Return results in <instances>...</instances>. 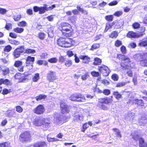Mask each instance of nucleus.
<instances>
[{"instance_id": "774afa93", "label": "nucleus", "mask_w": 147, "mask_h": 147, "mask_svg": "<svg viewBox=\"0 0 147 147\" xmlns=\"http://www.w3.org/2000/svg\"><path fill=\"white\" fill-rule=\"evenodd\" d=\"M39 143V147H46V144L45 142H40Z\"/></svg>"}, {"instance_id": "a211bd4d", "label": "nucleus", "mask_w": 147, "mask_h": 147, "mask_svg": "<svg viewBox=\"0 0 147 147\" xmlns=\"http://www.w3.org/2000/svg\"><path fill=\"white\" fill-rule=\"evenodd\" d=\"M131 136L132 138L135 141L138 140L139 141L140 139L142 138L139 137L136 132L132 133L131 134Z\"/></svg>"}, {"instance_id": "5701e85b", "label": "nucleus", "mask_w": 147, "mask_h": 147, "mask_svg": "<svg viewBox=\"0 0 147 147\" xmlns=\"http://www.w3.org/2000/svg\"><path fill=\"white\" fill-rule=\"evenodd\" d=\"M143 55L142 56L140 54H137L134 56V59L138 61H141V59H143Z\"/></svg>"}, {"instance_id": "412c9836", "label": "nucleus", "mask_w": 147, "mask_h": 147, "mask_svg": "<svg viewBox=\"0 0 147 147\" xmlns=\"http://www.w3.org/2000/svg\"><path fill=\"white\" fill-rule=\"evenodd\" d=\"M147 122L146 119H145L144 117H142L139 120L138 124L140 125H144Z\"/></svg>"}, {"instance_id": "603ef678", "label": "nucleus", "mask_w": 147, "mask_h": 147, "mask_svg": "<svg viewBox=\"0 0 147 147\" xmlns=\"http://www.w3.org/2000/svg\"><path fill=\"white\" fill-rule=\"evenodd\" d=\"M132 26L134 29H137L140 27V25L139 23L136 22L134 23Z\"/></svg>"}, {"instance_id": "dca6fc26", "label": "nucleus", "mask_w": 147, "mask_h": 147, "mask_svg": "<svg viewBox=\"0 0 147 147\" xmlns=\"http://www.w3.org/2000/svg\"><path fill=\"white\" fill-rule=\"evenodd\" d=\"M139 146L140 147H147V143L144 141L142 138L139 140Z\"/></svg>"}, {"instance_id": "72a5a7b5", "label": "nucleus", "mask_w": 147, "mask_h": 147, "mask_svg": "<svg viewBox=\"0 0 147 147\" xmlns=\"http://www.w3.org/2000/svg\"><path fill=\"white\" fill-rule=\"evenodd\" d=\"M113 130H114L115 132V134L117 135V136L119 138H121V136L119 131V130L117 128H113Z\"/></svg>"}, {"instance_id": "6e6552de", "label": "nucleus", "mask_w": 147, "mask_h": 147, "mask_svg": "<svg viewBox=\"0 0 147 147\" xmlns=\"http://www.w3.org/2000/svg\"><path fill=\"white\" fill-rule=\"evenodd\" d=\"M45 109L44 106L42 105H39L33 110V112L38 115H40L43 114L45 112Z\"/></svg>"}, {"instance_id": "f257e3e1", "label": "nucleus", "mask_w": 147, "mask_h": 147, "mask_svg": "<svg viewBox=\"0 0 147 147\" xmlns=\"http://www.w3.org/2000/svg\"><path fill=\"white\" fill-rule=\"evenodd\" d=\"M31 138L29 132L26 131L21 134L20 136L19 139L22 142L26 143L30 141L31 139Z\"/></svg>"}, {"instance_id": "bb28decb", "label": "nucleus", "mask_w": 147, "mask_h": 147, "mask_svg": "<svg viewBox=\"0 0 147 147\" xmlns=\"http://www.w3.org/2000/svg\"><path fill=\"white\" fill-rule=\"evenodd\" d=\"M113 95L115 96V98L118 100L121 98L122 97L121 95L117 91L114 92L113 93Z\"/></svg>"}, {"instance_id": "6ab92c4d", "label": "nucleus", "mask_w": 147, "mask_h": 147, "mask_svg": "<svg viewBox=\"0 0 147 147\" xmlns=\"http://www.w3.org/2000/svg\"><path fill=\"white\" fill-rule=\"evenodd\" d=\"M138 45L141 47H147V39L143 40L138 44Z\"/></svg>"}, {"instance_id": "423d86ee", "label": "nucleus", "mask_w": 147, "mask_h": 147, "mask_svg": "<svg viewBox=\"0 0 147 147\" xmlns=\"http://www.w3.org/2000/svg\"><path fill=\"white\" fill-rule=\"evenodd\" d=\"M46 120H47V119L41 117H38L34 119V121H33V124L35 126H41L44 123L47 124L50 123L49 121L45 122Z\"/></svg>"}, {"instance_id": "de8ad7c7", "label": "nucleus", "mask_w": 147, "mask_h": 147, "mask_svg": "<svg viewBox=\"0 0 147 147\" xmlns=\"http://www.w3.org/2000/svg\"><path fill=\"white\" fill-rule=\"evenodd\" d=\"M12 49V47L10 45H8L5 47L4 50L6 52H9Z\"/></svg>"}, {"instance_id": "79ce46f5", "label": "nucleus", "mask_w": 147, "mask_h": 147, "mask_svg": "<svg viewBox=\"0 0 147 147\" xmlns=\"http://www.w3.org/2000/svg\"><path fill=\"white\" fill-rule=\"evenodd\" d=\"M47 139L49 142H55L59 140L55 138H51L49 137H47Z\"/></svg>"}, {"instance_id": "6e6d98bb", "label": "nucleus", "mask_w": 147, "mask_h": 147, "mask_svg": "<svg viewBox=\"0 0 147 147\" xmlns=\"http://www.w3.org/2000/svg\"><path fill=\"white\" fill-rule=\"evenodd\" d=\"M16 111L19 113H21L23 111L22 108L20 106H18L16 107Z\"/></svg>"}, {"instance_id": "a19ab883", "label": "nucleus", "mask_w": 147, "mask_h": 147, "mask_svg": "<svg viewBox=\"0 0 147 147\" xmlns=\"http://www.w3.org/2000/svg\"><path fill=\"white\" fill-rule=\"evenodd\" d=\"M100 47V45L99 44H95L93 45L91 49V50L93 51L94 49H97Z\"/></svg>"}, {"instance_id": "9d476101", "label": "nucleus", "mask_w": 147, "mask_h": 147, "mask_svg": "<svg viewBox=\"0 0 147 147\" xmlns=\"http://www.w3.org/2000/svg\"><path fill=\"white\" fill-rule=\"evenodd\" d=\"M63 36L65 37H68L71 36L72 34L71 28H63L61 30Z\"/></svg>"}, {"instance_id": "bf43d9fd", "label": "nucleus", "mask_w": 147, "mask_h": 147, "mask_svg": "<svg viewBox=\"0 0 147 147\" xmlns=\"http://www.w3.org/2000/svg\"><path fill=\"white\" fill-rule=\"evenodd\" d=\"M38 36L39 38L41 39H43L45 37V34L43 33H39Z\"/></svg>"}, {"instance_id": "c9c22d12", "label": "nucleus", "mask_w": 147, "mask_h": 147, "mask_svg": "<svg viewBox=\"0 0 147 147\" xmlns=\"http://www.w3.org/2000/svg\"><path fill=\"white\" fill-rule=\"evenodd\" d=\"M58 61L56 57H54L49 59L48 61L51 63H56Z\"/></svg>"}, {"instance_id": "0eeeda50", "label": "nucleus", "mask_w": 147, "mask_h": 147, "mask_svg": "<svg viewBox=\"0 0 147 147\" xmlns=\"http://www.w3.org/2000/svg\"><path fill=\"white\" fill-rule=\"evenodd\" d=\"M47 79L49 82H53L57 78L56 72L49 71L47 74Z\"/></svg>"}, {"instance_id": "aec40b11", "label": "nucleus", "mask_w": 147, "mask_h": 147, "mask_svg": "<svg viewBox=\"0 0 147 147\" xmlns=\"http://www.w3.org/2000/svg\"><path fill=\"white\" fill-rule=\"evenodd\" d=\"M1 71H2V74L4 76H5L8 74L9 72V68L5 67H3L1 69Z\"/></svg>"}, {"instance_id": "4c0bfd02", "label": "nucleus", "mask_w": 147, "mask_h": 147, "mask_svg": "<svg viewBox=\"0 0 147 147\" xmlns=\"http://www.w3.org/2000/svg\"><path fill=\"white\" fill-rule=\"evenodd\" d=\"M123 24V22L122 20H119L116 24L117 28H119L121 27Z\"/></svg>"}, {"instance_id": "9b49d317", "label": "nucleus", "mask_w": 147, "mask_h": 147, "mask_svg": "<svg viewBox=\"0 0 147 147\" xmlns=\"http://www.w3.org/2000/svg\"><path fill=\"white\" fill-rule=\"evenodd\" d=\"M22 63L20 61H16L14 63V66L16 67H19L18 70L20 72H22L23 71V67L22 66Z\"/></svg>"}, {"instance_id": "69168bd1", "label": "nucleus", "mask_w": 147, "mask_h": 147, "mask_svg": "<svg viewBox=\"0 0 147 147\" xmlns=\"http://www.w3.org/2000/svg\"><path fill=\"white\" fill-rule=\"evenodd\" d=\"M91 74L93 76L95 77H98L99 76V73L96 71L91 72Z\"/></svg>"}, {"instance_id": "39448f33", "label": "nucleus", "mask_w": 147, "mask_h": 147, "mask_svg": "<svg viewBox=\"0 0 147 147\" xmlns=\"http://www.w3.org/2000/svg\"><path fill=\"white\" fill-rule=\"evenodd\" d=\"M24 51V46H21L16 49L13 53V55L15 58H17L20 57L21 53Z\"/></svg>"}, {"instance_id": "c03bdc74", "label": "nucleus", "mask_w": 147, "mask_h": 147, "mask_svg": "<svg viewBox=\"0 0 147 147\" xmlns=\"http://www.w3.org/2000/svg\"><path fill=\"white\" fill-rule=\"evenodd\" d=\"M9 40V42L12 44L17 45H19L20 44V42L19 41H16L14 39L10 40Z\"/></svg>"}, {"instance_id": "20e7f679", "label": "nucleus", "mask_w": 147, "mask_h": 147, "mask_svg": "<svg viewBox=\"0 0 147 147\" xmlns=\"http://www.w3.org/2000/svg\"><path fill=\"white\" fill-rule=\"evenodd\" d=\"M98 69L104 76H108L110 71L108 67L104 65L99 66Z\"/></svg>"}, {"instance_id": "2f4dec72", "label": "nucleus", "mask_w": 147, "mask_h": 147, "mask_svg": "<svg viewBox=\"0 0 147 147\" xmlns=\"http://www.w3.org/2000/svg\"><path fill=\"white\" fill-rule=\"evenodd\" d=\"M39 79V74L36 73L34 74V76L32 78L33 81L34 82H36Z\"/></svg>"}, {"instance_id": "7ed1b4c3", "label": "nucleus", "mask_w": 147, "mask_h": 147, "mask_svg": "<svg viewBox=\"0 0 147 147\" xmlns=\"http://www.w3.org/2000/svg\"><path fill=\"white\" fill-rule=\"evenodd\" d=\"M60 107L61 113L63 114L68 113L70 111L71 108L63 101H61L60 103Z\"/></svg>"}, {"instance_id": "13d9d810", "label": "nucleus", "mask_w": 147, "mask_h": 147, "mask_svg": "<svg viewBox=\"0 0 147 147\" xmlns=\"http://www.w3.org/2000/svg\"><path fill=\"white\" fill-rule=\"evenodd\" d=\"M125 57V56L124 55H122L121 54H119L117 55V58L119 60H121L123 61Z\"/></svg>"}, {"instance_id": "a18cd8bd", "label": "nucleus", "mask_w": 147, "mask_h": 147, "mask_svg": "<svg viewBox=\"0 0 147 147\" xmlns=\"http://www.w3.org/2000/svg\"><path fill=\"white\" fill-rule=\"evenodd\" d=\"M127 84L126 82H122L117 83L116 86V87H120L125 86Z\"/></svg>"}, {"instance_id": "c756f323", "label": "nucleus", "mask_w": 147, "mask_h": 147, "mask_svg": "<svg viewBox=\"0 0 147 147\" xmlns=\"http://www.w3.org/2000/svg\"><path fill=\"white\" fill-rule=\"evenodd\" d=\"M47 96L45 95L40 94L38 96L36 97L35 98L37 101L41 100L45 98Z\"/></svg>"}, {"instance_id": "ddd939ff", "label": "nucleus", "mask_w": 147, "mask_h": 147, "mask_svg": "<svg viewBox=\"0 0 147 147\" xmlns=\"http://www.w3.org/2000/svg\"><path fill=\"white\" fill-rule=\"evenodd\" d=\"M79 58L83 60V62L85 63H88L90 61V58L86 55H80Z\"/></svg>"}, {"instance_id": "4be33fe9", "label": "nucleus", "mask_w": 147, "mask_h": 147, "mask_svg": "<svg viewBox=\"0 0 147 147\" xmlns=\"http://www.w3.org/2000/svg\"><path fill=\"white\" fill-rule=\"evenodd\" d=\"M61 25L62 26V29H63V28H71V25L65 22H63L61 23Z\"/></svg>"}, {"instance_id": "1a4fd4ad", "label": "nucleus", "mask_w": 147, "mask_h": 147, "mask_svg": "<svg viewBox=\"0 0 147 147\" xmlns=\"http://www.w3.org/2000/svg\"><path fill=\"white\" fill-rule=\"evenodd\" d=\"M130 62V61L129 58L127 56H125L123 61L121 62L120 64L121 66L124 69H128L129 67L127 64Z\"/></svg>"}, {"instance_id": "a878e982", "label": "nucleus", "mask_w": 147, "mask_h": 147, "mask_svg": "<svg viewBox=\"0 0 147 147\" xmlns=\"http://www.w3.org/2000/svg\"><path fill=\"white\" fill-rule=\"evenodd\" d=\"M81 79L83 80H86L89 77L88 74L87 73L84 74H80Z\"/></svg>"}, {"instance_id": "2eb2a0df", "label": "nucleus", "mask_w": 147, "mask_h": 147, "mask_svg": "<svg viewBox=\"0 0 147 147\" xmlns=\"http://www.w3.org/2000/svg\"><path fill=\"white\" fill-rule=\"evenodd\" d=\"M49 8L47 7L46 5L43 7H40L39 8V13L42 14L44 13L46 11H48Z\"/></svg>"}, {"instance_id": "f03ea898", "label": "nucleus", "mask_w": 147, "mask_h": 147, "mask_svg": "<svg viewBox=\"0 0 147 147\" xmlns=\"http://www.w3.org/2000/svg\"><path fill=\"white\" fill-rule=\"evenodd\" d=\"M57 44L60 46L63 47H69L71 46V42L66 40L64 38H60L57 41Z\"/></svg>"}, {"instance_id": "0e129e2a", "label": "nucleus", "mask_w": 147, "mask_h": 147, "mask_svg": "<svg viewBox=\"0 0 147 147\" xmlns=\"http://www.w3.org/2000/svg\"><path fill=\"white\" fill-rule=\"evenodd\" d=\"M103 93L105 95H109L111 93L110 91L108 89H105L104 90Z\"/></svg>"}, {"instance_id": "f8f14e48", "label": "nucleus", "mask_w": 147, "mask_h": 147, "mask_svg": "<svg viewBox=\"0 0 147 147\" xmlns=\"http://www.w3.org/2000/svg\"><path fill=\"white\" fill-rule=\"evenodd\" d=\"M141 65L143 66H147V53L144 54L143 59L140 62Z\"/></svg>"}, {"instance_id": "49530a36", "label": "nucleus", "mask_w": 147, "mask_h": 147, "mask_svg": "<svg viewBox=\"0 0 147 147\" xmlns=\"http://www.w3.org/2000/svg\"><path fill=\"white\" fill-rule=\"evenodd\" d=\"M112 79L115 81H117L119 79L118 75L116 74H114L111 76Z\"/></svg>"}, {"instance_id": "58836bf2", "label": "nucleus", "mask_w": 147, "mask_h": 147, "mask_svg": "<svg viewBox=\"0 0 147 147\" xmlns=\"http://www.w3.org/2000/svg\"><path fill=\"white\" fill-rule=\"evenodd\" d=\"M13 17L15 21H18L21 18V15L20 14H18L14 16Z\"/></svg>"}, {"instance_id": "473e14b6", "label": "nucleus", "mask_w": 147, "mask_h": 147, "mask_svg": "<svg viewBox=\"0 0 147 147\" xmlns=\"http://www.w3.org/2000/svg\"><path fill=\"white\" fill-rule=\"evenodd\" d=\"M24 29L22 28H16L13 29V31L17 33H21L24 31Z\"/></svg>"}, {"instance_id": "e433bc0d", "label": "nucleus", "mask_w": 147, "mask_h": 147, "mask_svg": "<svg viewBox=\"0 0 147 147\" xmlns=\"http://www.w3.org/2000/svg\"><path fill=\"white\" fill-rule=\"evenodd\" d=\"M118 36V33L115 31H113L110 35L109 37L112 38H116Z\"/></svg>"}, {"instance_id": "e2e57ef3", "label": "nucleus", "mask_w": 147, "mask_h": 147, "mask_svg": "<svg viewBox=\"0 0 147 147\" xmlns=\"http://www.w3.org/2000/svg\"><path fill=\"white\" fill-rule=\"evenodd\" d=\"M135 101L137 102V103L138 104L142 105V104L143 103V101L142 99H136L135 100Z\"/></svg>"}, {"instance_id": "7c9ffc66", "label": "nucleus", "mask_w": 147, "mask_h": 147, "mask_svg": "<svg viewBox=\"0 0 147 147\" xmlns=\"http://www.w3.org/2000/svg\"><path fill=\"white\" fill-rule=\"evenodd\" d=\"M94 61L93 64L94 65H98L100 64L102 62L101 60L98 58H96L94 59Z\"/></svg>"}, {"instance_id": "ea45409f", "label": "nucleus", "mask_w": 147, "mask_h": 147, "mask_svg": "<svg viewBox=\"0 0 147 147\" xmlns=\"http://www.w3.org/2000/svg\"><path fill=\"white\" fill-rule=\"evenodd\" d=\"M26 23L25 21H22L18 23V25L20 27H25L26 26Z\"/></svg>"}, {"instance_id": "b1692460", "label": "nucleus", "mask_w": 147, "mask_h": 147, "mask_svg": "<svg viewBox=\"0 0 147 147\" xmlns=\"http://www.w3.org/2000/svg\"><path fill=\"white\" fill-rule=\"evenodd\" d=\"M10 81L7 79L4 80L3 79H1L0 80V84H4L7 85L10 84Z\"/></svg>"}, {"instance_id": "338daca9", "label": "nucleus", "mask_w": 147, "mask_h": 147, "mask_svg": "<svg viewBox=\"0 0 147 147\" xmlns=\"http://www.w3.org/2000/svg\"><path fill=\"white\" fill-rule=\"evenodd\" d=\"M122 45L121 41L119 40H117L115 42V45L117 47H118Z\"/></svg>"}, {"instance_id": "3c124183", "label": "nucleus", "mask_w": 147, "mask_h": 147, "mask_svg": "<svg viewBox=\"0 0 147 147\" xmlns=\"http://www.w3.org/2000/svg\"><path fill=\"white\" fill-rule=\"evenodd\" d=\"M34 59L35 58L34 57L28 56L27 57L26 59H27L28 61L32 63L34 61Z\"/></svg>"}, {"instance_id": "864d4df0", "label": "nucleus", "mask_w": 147, "mask_h": 147, "mask_svg": "<svg viewBox=\"0 0 147 147\" xmlns=\"http://www.w3.org/2000/svg\"><path fill=\"white\" fill-rule=\"evenodd\" d=\"M5 28L6 30H9L12 28V25L10 23H7Z\"/></svg>"}, {"instance_id": "8fccbe9b", "label": "nucleus", "mask_w": 147, "mask_h": 147, "mask_svg": "<svg viewBox=\"0 0 147 147\" xmlns=\"http://www.w3.org/2000/svg\"><path fill=\"white\" fill-rule=\"evenodd\" d=\"M105 19L108 21H111L113 20V16L112 15H109L106 16L105 17Z\"/></svg>"}, {"instance_id": "5fc2aeb1", "label": "nucleus", "mask_w": 147, "mask_h": 147, "mask_svg": "<svg viewBox=\"0 0 147 147\" xmlns=\"http://www.w3.org/2000/svg\"><path fill=\"white\" fill-rule=\"evenodd\" d=\"M72 64V62L71 60L67 61L65 63V64L67 67H69L71 66Z\"/></svg>"}, {"instance_id": "680f3d73", "label": "nucleus", "mask_w": 147, "mask_h": 147, "mask_svg": "<svg viewBox=\"0 0 147 147\" xmlns=\"http://www.w3.org/2000/svg\"><path fill=\"white\" fill-rule=\"evenodd\" d=\"M122 13H123L122 11H119L116 12L114 14V15L115 16L119 17L121 15Z\"/></svg>"}, {"instance_id": "cd10ccee", "label": "nucleus", "mask_w": 147, "mask_h": 147, "mask_svg": "<svg viewBox=\"0 0 147 147\" xmlns=\"http://www.w3.org/2000/svg\"><path fill=\"white\" fill-rule=\"evenodd\" d=\"M36 52L34 50L31 49H27L24 51V53L28 54H34Z\"/></svg>"}, {"instance_id": "f704fd0d", "label": "nucleus", "mask_w": 147, "mask_h": 147, "mask_svg": "<svg viewBox=\"0 0 147 147\" xmlns=\"http://www.w3.org/2000/svg\"><path fill=\"white\" fill-rule=\"evenodd\" d=\"M98 106L104 110H106L109 109V107L107 106L103 105V104L100 105L99 104H98Z\"/></svg>"}, {"instance_id": "052dcab7", "label": "nucleus", "mask_w": 147, "mask_h": 147, "mask_svg": "<svg viewBox=\"0 0 147 147\" xmlns=\"http://www.w3.org/2000/svg\"><path fill=\"white\" fill-rule=\"evenodd\" d=\"M121 51L123 54H125L126 52V47L124 46H122L121 48Z\"/></svg>"}, {"instance_id": "4d7b16f0", "label": "nucleus", "mask_w": 147, "mask_h": 147, "mask_svg": "<svg viewBox=\"0 0 147 147\" xmlns=\"http://www.w3.org/2000/svg\"><path fill=\"white\" fill-rule=\"evenodd\" d=\"M7 11L6 9L0 8V13L1 14H5Z\"/></svg>"}, {"instance_id": "c85d7f7f", "label": "nucleus", "mask_w": 147, "mask_h": 147, "mask_svg": "<svg viewBox=\"0 0 147 147\" xmlns=\"http://www.w3.org/2000/svg\"><path fill=\"white\" fill-rule=\"evenodd\" d=\"M83 117L82 115H76L75 116L74 121H78V120H83Z\"/></svg>"}, {"instance_id": "393cba45", "label": "nucleus", "mask_w": 147, "mask_h": 147, "mask_svg": "<svg viewBox=\"0 0 147 147\" xmlns=\"http://www.w3.org/2000/svg\"><path fill=\"white\" fill-rule=\"evenodd\" d=\"M78 97H79L78 94H75L72 95L70 97V98L72 101H76V100L78 99Z\"/></svg>"}, {"instance_id": "09e8293b", "label": "nucleus", "mask_w": 147, "mask_h": 147, "mask_svg": "<svg viewBox=\"0 0 147 147\" xmlns=\"http://www.w3.org/2000/svg\"><path fill=\"white\" fill-rule=\"evenodd\" d=\"M54 120L56 123H58L60 121H61V117L59 116H57L55 117Z\"/></svg>"}, {"instance_id": "37998d69", "label": "nucleus", "mask_w": 147, "mask_h": 147, "mask_svg": "<svg viewBox=\"0 0 147 147\" xmlns=\"http://www.w3.org/2000/svg\"><path fill=\"white\" fill-rule=\"evenodd\" d=\"M112 100L109 98L106 97L105 98L104 103L105 104H108L111 103L112 102Z\"/></svg>"}, {"instance_id": "f3484780", "label": "nucleus", "mask_w": 147, "mask_h": 147, "mask_svg": "<svg viewBox=\"0 0 147 147\" xmlns=\"http://www.w3.org/2000/svg\"><path fill=\"white\" fill-rule=\"evenodd\" d=\"M78 95H79V97H78V99L76 100V101L80 102H85L86 99L84 96L80 93L78 94Z\"/></svg>"}, {"instance_id": "4468645a", "label": "nucleus", "mask_w": 147, "mask_h": 147, "mask_svg": "<svg viewBox=\"0 0 147 147\" xmlns=\"http://www.w3.org/2000/svg\"><path fill=\"white\" fill-rule=\"evenodd\" d=\"M127 36L129 38H138V36L137 35L136 33L133 31H129L127 35Z\"/></svg>"}]
</instances>
